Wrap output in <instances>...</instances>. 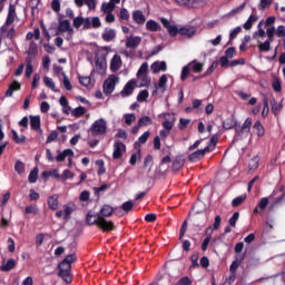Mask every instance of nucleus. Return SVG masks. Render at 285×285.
<instances>
[{
	"mask_svg": "<svg viewBox=\"0 0 285 285\" xmlns=\"http://www.w3.org/2000/svg\"><path fill=\"white\" fill-rule=\"evenodd\" d=\"M239 32H242V27H236L234 30L230 31L228 46H230L232 43L230 41H233V39H237V36L239 35Z\"/></svg>",
	"mask_w": 285,
	"mask_h": 285,
	"instance_id": "nucleus-44",
	"label": "nucleus"
},
{
	"mask_svg": "<svg viewBox=\"0 0 285 285\" xmlns=\"http://www.w3.org/2000/svg\"><path fill=\"white\" fill-rule=\"evenodd\" d=\"M91 28H101V20L99 19V17L91 18Z\"/></svg>",
	"mask_w": 285,
	"mask_h": 285,
	"instance_id": "nucleus-62",
	"label": "nucleus"
},
{
	"mask_svg": "<svg viewBox=\"0 0 285 285\" xmlns=\"http://www.w3.org/2000/svg\"><path fill=\"white\" fill-rule=\"evenodd\" d=\"M223 128L225 130H233V128L237 130V120L235 119V116H229L228 118H226L223 121Z\"/></svg>",
	"mask_w": 285,
	"mask_h": 285,
	"instance_id": "nucleus-15",
	"label": "nucleus"
},
{
	"mask_svg": "<svg viewBox=\"0 0 285 285\" xmlns=\"http://www.w3.org/2000/svg\"><path fill=\"white\" fill-rule=\"evenodd\" d=\"M86 224L87 226H97L99 230L102 233H111V230H116L117 226L112 220H108L104 218V216H97L92 210H89L86 215Z\"/></svg>",
	"mask_w": 285,
	"mask_h": 285,
	"instance_id": "nucleus-1",
	"label": "nucleus"
},
{
	"mask_svg": "<svg viewBox=\"0 0 285 285\" xmlns=\"http://www.w3.org/2000/svg\"><path fill=\"white\" fill-rule=\"evenodd\" d=\"M19 90H21V83L14 80L9 85V88L6 91V97H12V95Z\"/></svg>",
	"mask_w": 285,
	"mask_h": 285,
	"instance_id": "nucleus-18",
	"label": "nucleus"
},
{
	"mask_svg": "<svg viewBox=\"0 0 285 285\" xmlns=\"http://www.w3.org/2000/svg\"><path fill=\"white\" fill-rule=\"evenodd\" d=\"M122 150H126V145L119 140H116L114 144V154H112L114 159H121L124 155Z\"/></svg>",
	"mask_w": 285,
	"mask_h": 285,
	"instance_id": "nucleus-8",
	"label": "nucleus"
},
{
	"mask_svg": "<svg viewBox=\"0 0 285 285\" xmlns=\"http://www.w3.org/2000/svg\"><path fill=\"white\" fill-rule=\"evenodd\" d=\"M114 214H115V208L112 206L104 205L100 212L95 215L96 217H104V219H106V217H112Z\"/></svg>",
	"mask_w": 285,
	"mask_h": 285,
	"instance_id": "nucleus-12",
	"label": "nucleus"
},
{
	"mask_svg": "<svg viewBox=\"0 0 285 285\" xmlns=\"http://www.w3.org/2000/svg\"><path fill=\"white\" fill-rule=\"evenodd\" d=\"M167 32L169 33V37H177V35H179V28H177L175 24H171L168 27Z\"/></svg>",
	"mask_w": 285,
	"mask_h": 285,
	"instance_id": "nucleus-49",
	"label": "nucleus"
},
{
	"mask_svg": "<svg viewBox=\"0 0 285 285\" xmlns=\"http://www.w3.org/2000/svg\"><path fill=\"white\" fill-rule=\"evenodd\" d=\"M136 86H137V80H135V79L129 80L125 85L122 90L120 91L121 97H124V98L130 97V95H132V92H135V87Z\"/></svg>",
	"mask_w": 285,
	"mask_h": 285,
	"instance_id": "nucleus-7",
	"label": "nucleus"
},
{
	"mask_svg": "<svg viewBox=\"0 0 285 285\" xmlns=\"http://www.w3.org/2000/svg\"><path fill=\"white\" fill-rule=\"evenodd\" d=\"M188 124H190V119L180 118L178 125L179 130H186V128H188Z\"/></svg>",
	"mask_w": 285,
	"mask_h": 285,
	"instance_id": "nucleus-59",
	"label": "nucleus"
},
{
	"mask_svg": "<svg viewBox=\"0 0 285 285\" xmlns=\"http://www.w3.org/2000/svg\"><path fill=\"white\" fill-rule=\"evenodd\" d=\"M107 128L106 120L100 118L91 125L89 130L92 135H105Z\"/></svg>",
	"mask_w": 285,
	"mask_h": 285,
	"instance_id": "nucleus-3",
	"label": "nucleus"
},
{
	"mask_svg": "<svg viewBox=\"0 0 285 285\" xmlns=\"http://www.w3.org/2000/svg\"><path fill=\"white\" fill-rule=\"evenodd\" d=\"M151 70L153 72L157 73V72H166V70H168L167 68V65H166V61H155L153 65H151Z\"/></svg>",
	"mask_w": 285,
	"mask_h": 285,
	"instance_id": "nucleus-23",
	"label": "nucleus"
},
{
	"mask_svg": "<svg viewBox=\"0 0 285 285\" xmlns=\"http://www.w3.org/2000/svg\"><path fill=\"white\" fill-rule=\"evenodd\" d=\"M12 139L16 144H26V136L22 135L19 137V134H17V130L12 129L11 130Z\"/></svg>",
	"mask_w": 285,
	"mask_h": 285,
	"instance_id": "nucleus-36",
	"label": "nucleus"
},
{
	"mask_svg": "<svg viewBox=\"0 0 285 285\" xmlns=\"http://www.w3.org/2000/svg\"><path fill=\"white\" fill-rule=\"evenodd\" d=\"M268 206V198L264 197L259 200L258 206L254 208L253 215H259L262 210H266V207Z\"/></svg>",
	"mask_w": 285,
	"mask_h": 285,
	"instance_id": "nucleus-20",
	"label": "nucleus"
},
{
	"mask_svg": "<svg viewBox=\"0 0 285 285\" xmlns=\"http://www.w3.org/2000/svg\"><path fill=\"white\" fill-rule=\"evenodd\" d=\"M95 62H96V70L98 75H104L106 72V57L101 56H96L95 57Z\"/></svg>",
	"mask_w": 285,
	"mask_h": 285,
	"instance_id": "nucleus-10",
	"label": "nucleus"
},
{
	"mask_svg": "<svg viewBox=\"0 0 285 285\" xmlns=\"http://www.w3.org/2000/svg\"><path fill=\"white\" fill-rule=\"evenodd\" d=\"M259 168V156H254L249 160V170H257Z\"/></svg>",
	"mask_w": 285,
	"mask_h": 285,
	"instance_id": "nucleus-37",
	"label": "nucleus"
},
{
	"mask_svg": "<svg viewBox=\"0 0 285 285\" xmlns=\"http://www.w3.org/2000/svg\"><path fill=\"white\" fill-rule=\"evenodd\" d=\"M66 157H75V151L72 149H65L63 151L58 150L56 161L61 164V161H66Z\"/></svg>",
	"mask_w": 285,
	"mask_h": 285,
	"instance_id": "nucleus-16",
	"label": "nucleus"
},
{
	"mask_svg": "<svg viewBox=\"0 0 285 285\" xmlns=\"http://www.w3.org/2000/svg\"><path fill=\"white\" fill-rule=\"evenodd\" d=\"M196 33H197V28H195L194 26L179 28V35L181 37H187L188 39H193V37H195Z\"/></svg>",
	"mask_w": 285,
	"mask_h": 285,
	"instance_id": "nucleus-11",
	"label": "nucleus"
},
{
	"mask_svg": "<svg viewBox=\"0 0 285 285\" xmlns=\"http://www.w3.org/2000/svg\"><path fill=\"white\" fill-rule=\"evenodd\" d=\"M263 104H264V107H263V111H262V117L264 119H266V117H268V112H269V108H268V98H264L263 99Z\"/></svg>",
	"mask_w": 285,
	"mask_h": 285,
	"instance_id": "nucleus-45",
	"label": "nucleus"
},
{
	"mask_svg": "<svg viewBox=\"0 0 285 285\" xmlns=\"http://www.w3.org/2000/svg\"><path fill=\"white\" fill-rule=\"evenodd\" d=\"M250 128H253V118H246L242 127H236V132L238 135H248Z\"/></svg>",
	"mask_w": 285,
	"mask_h": 285,
	"instance_id": "nucleus-9",
	"label": "nucleus"
},
{
	"mask_svg": "<svg viewBox=\"0 0 285 285\" xmlns=\"http://www.w3.org/2000/svg\"><path fill=\"white\" fill-rule=\"evenodd\" d=\"M138 81H140L139 88H148L150 86V77H148V73L137 76Z\"/></svg>",
	"mask_w": 285,
	"mask_h": 285,
	"instance_id": "nucleus-24",
	"label": "nucleus"
},
{
	"mask_svg": "<svg viewBox=\"0 0 285 285\" xmlns=\"http://www.w3.org/2000/svg\"><path fill=\"white\" fill-rule=\"evenodd\" d=\"M191 70L196 73H199L204 70V65L197 61L191 62Z\"/></svg>",
	"mask_w": 285,
	"mask_h": 285,
	"instance_id": "nucleus-46",
	"label": "nucleus"
},
{
	"mask_svg": "<svg viewBox=\"0 0 285 285\" xmlns=\"http://www.w3.org/2000/svg\"><path fill=\"white\" fill-rule=\"evenodd\" d=\"M59 32H68L69 37L75 35V30L70 27V20H62L58 24Z\"/></svg>",
	"mask_w": 285,
	"mask_h": 285,
	"instance_id": "nucleus-13",
	"label": "nucleus"
},
{
	"mask_svg": "<svg viewBox=\"0 0 285 285\" xmlns=\"http://www.w3.org/2000/svg\"><path fill=\"white\" fill-rule=\"evenodd\" d=\"M122 210H125V213H130V210H132V208H135V203L134 202H125L121 206Z\"/></svg>",
	"mask_w": 285,
	"mask_h": 285,
	"instance_id": "nucleus-50",
	"label": "nucleus"
},
{
	"mask_svg": "<svg viewBox=\"0 0 285 285\" xmlns=\"http://www.w3.org/2000/svg\"><path fill=\"white\" fill-rule=\"evenodd\" d=\"M253 128L257 137H264V135H266V129H264V125H262V121L256 120Z\"/></svg>",
	"mask_w": 285,
	"mask_h": 285,
	"instance_id": "nucleus-25",
	"label": "nucleus"
},
{
	"mask_svg": "<svg viewBox=\"0 0 285 285\" xmlns=\"http://www.w3.org/2000/svg\"><path fill=\"white\" fill-rule=\"evenodd\" d=\"M178 6H185V8H195V0H175Z\"/></svg>",
	"mask_w": 285,
	"mask_h": 285,
	"instance_id": "nucleus-38",
	"label": "nucleus"
},
{
	"mask_svg": "<svg viewBox=\"0 0 285 285\" xmlns=\"http://www.w3.org/2000/svg\"><path fill=\"white\" fill-rule=\"evenodd\" d=\"M17 266V261L14 258H9L7 262H3L0 266V271L2 273H9V271H12Z\"/></svg>",
	"mask_w": 285,
	"mask_h": 285,
	"instance_id": "nucleus-19",
	"label": "nucleus"
},
{
	"mask_svg": "<svg viewBox=\"0 0 285 285\" xmlns=\"http://www.w3.org/2000/svg\"><path fill=\"white\" fill-rule=\"evenodd\" d=\"M132 19L139 26H144L146 23V16H144V12L141 10L134 11L132 12Z\"/></svg>",
	"mask_w": 285,
	"mask_h": 285,
	"instance_id": "nucleus-21",
	"label": "nucleus"
},
{
	"mask_svg": "<svg viewBox=\"0 0 285 285\" xmlns=\"http://www.w3.org/2000/svg\"><path fill=\"white\" fill-rule=\"evenodd\" d=\"M244 202H246V196H238L233 199L232 205L234 206V208H237V206H242Z\"/></svg>",
	"mask_w": 285,
	"mask_h": 285,
	"instance_id": "nucleus-47",
	"label": "nucleus"
},
{
	"mask_svg": "<svg viewBox=\"0 0 285 285\" xmlns=\"http://www.w3.org/2000/svg\"><path fill=\"white\" fill-rule=\"evenodd\" d=\"M271 42H272L271 40H266L265 42L261 43L258 46V50L261 52H268V50H271Z\"/></svg>",
	"mask_w": 285,
	"mask_h": 285,
	"instance_id": "nucleus-48",
	"label": "nucleus"
},
{
	"mask_svg": "<svg viewBox=\"0 0 285 285\" xmlns=\"http://www.w3.org/2000/svg\"><path fill=\"white\" fill-rule=\"evenodd\" d=\"M206 153H210V146H207L204 149H198L191 153L188 156V159L189 161H191V164H195V161H199V159H204V157H206Z\"/></svg>",
	"mask_w": 285,
	"mask_h": 285,
	"instance_id": "nucleus-6",
	"label": "nucleus"
},
{
	"mask_svg": "<svg viewBox=\"0 0 285 285\" xmlns=\"http://www.w3.org/2000/svg\"><path fill=\"white\" fill-rule=\"evenodd\" d=\"M257 16L250 14L247 21L243 24V28L245 30H250V28H253V23L257 22Z\"/></svg>",
	"mask_w": 285,
	"mask_h": 285,
	"instance_id": "nucleus-34",
	"label": "nucleus"
},
{
	"mask_svg": "<svg viewBox=\"0 0 285 285\" xmlns=\"http://www.w3.org/2000/svg\"><path fill=\"white\" fill-rule=\"evenodd\" d=\"M264 24L263 21H261L257 26L258 30L254 32L253 37L254 39H257V37H266V31L262 28Z\"/></svg>",
	"mask_w": 285,
	"mask_h": 285,
	"instance_id": "nucleus-42",
	"label": "nucleus"
},
{
	"mask_svg": "<svg viewBox=\"0 0 285 285\" xmlns=\"http://www.w3.org/2000/svg\"><path fill=\"white\" fill-rule=\"evenodd\" d=\"M62 262L69 264L70 266H72L73 262H77V254H70L68 256H66Z\"/></svg>",
	"mask_w": 285,
	"mask_h": 285,
	"instance_id": "nucleus-54",
	"label": "nucleus"
},
{
	"mask_svg": "<svg viewBox=\"0 0 285 285\" xmlns=\"http://www.w3.org/2000/svg\"><path fill=\"white\" fill-rule=\"evenodd\" d=\"M115 37H117V36H116L114 29H108V28L105 29V32L102 33L104 41H112V39H115Z\"/></svg>",
	"mask_w": 285,
	"mask_h": 285,
	"instance_id": "nucleus-31",
	"label": "nucleus"
},
{
	"mask_svg": "<svg viewBox=\"0 0 285 285\" xmlns=\"http://www.w3.org/2000/svg\"><path fill=\"white\" fill-rule=\"evenodd\" d=\"M146 28L149 30V32H157L159 30V24L155 20H148L146 22Z\"/></svg>",
	"mask_w": 285,
	"mask_h": 285,
	"instance_id": "nucleus-33",
	"label": "nucleus"
},
{
	"mask_svg": "<svg viewBox=\"0 0 285 285\" xmlns=\"http://www.w3.org/2000/svg\"><path fill=\"white\" fill-rule=\"evenodd\" d=\"M86 115V107L79 106L71 110V116L76 119H79L80 117H83Z\"/></svg>",
	"mask_w": 285,
	"mask_h": 285,
	"instance_id": "nucleus-29",
	"label": "nucleus"
},
{
	"mask_svg": "<svg viewBox=\"0 0 285 285\" xmlns=\"http://www.w3.org/2000/svg\"><path fill=\"white\" fill-rule=\"evenodd\" d=\"M96 166H98V175H105L106 173V163L104 161V159H98L96 160Z\"/></svg>",
	"mask_w": 285,
	"mask_h": 285,
	"instance_id": "nucleus-40",
	"label": "nucleus"
},
{
	"mask_svg": "<svg viewBox=\"0 0 285 285\" xmlns=\"http://www.w3.org/2000/svg\"><path fill=\"white\" fill-rule=\"evenodd\" d=\"M271 106H272V112H273V115H275V117H277V115H279V112H282V108H283L282 104H277V102L275 101V97H272V99H271Z\"/></svg>",
	"mask_w": 285,
	"mask_h": 285,
	"instance_id": "nucleus-27",
	"label": "nucleus"
},
{
	"mask_svg": "<svg viewBox=\"0 0 285 285\" xmlns=\"http://www.w3.org/2000/svg\"><path fill=\"white\" fill-rule=\"evenodd\" d=\"M119 17L122 21H128V19H130V13L128 12V10L126 8H121Z\"/></svg>",
	"mask_w": 285,
	"mask_h": 285,
	"instance_id": "nucleus-58",
	"label": "nucleus"
},
{
	"mask_svg": "<svg viewBox=\"0 0 285 285\" xmlns=\"http://www.w3.org/2000/svg\"><path fill=\"white\" fill-rule=\"evenodd\" d=\"M38 178H39V167H35L28 176V181L29 184H37Z\"/></svg>",
	"mask_w": 285,
	"mask_h": 285,
	"instance_id": "nucleus-30",
	"label": "nucleus"
},
{
	"mask_svg": "<svg viewBox=\"0 0 285 285\" xmlns=\"http://www.w3.org/2000/svg\"><path fill=\"white\" fill-rule=\"evenodd\" d=\"M141 43V38L140 37H129L126 40V48H131L135 50Z\"/></svg>",
	"mask_w": 285,
	"mask_h": 285,
	"instance_id": "nucleus-22",
	"label": "nucleus"
},
{
	"mask_svg": "<svg viewBox=\"0 0 285 285\" xmlns=\"http://www.w3.org/2000/svg\"><path fill=\"white\" fill-rule=\"evenodd\" d=\"M177 284L179 285H191L193 281H190V278L188 276L181 277L180 279H178Z\"/></svg>",
	"mask_w": 285,
	"mask_h": 285,
	"instance_id": "nucleus-63",
	"label": "nucleus"
},
{
	"mask_svg": "<svg viewBox=\"0 0 285 285\" xmlns=\"http://www.w3.org/2000/svg\"><path fill=\"white\" fill-rule=\"evenodd\" d=\"M125 119V124H127V126H130L132 124V121H135V119H137V117L135 116V114H126L124 116Z\"/></svg>",
	"mask_w": 285,
	"mask_h": 285,
	"instance_id": "nucleus-57",
	"label": "nucleus"
},
{
	"mask_svg": "<svg viewBox=\"0 0 285 285\" xmlns=\"http://www.w3.org/2000/svg\"><path fill=\"white\" fill-rule=\"evenodd\" d=\"M58 268V277H61L66 284H72V274L70 273L72 271V265L62 261L59 263Z\"/></svg>",
	"mask_w": 285,
	"mask_h": 285,
	"instance_id": "nucleus-2",
	"label": "nucleus"
},
{
	"mask_svg": "<svg viewBox=\"0 0 285 285\" xmlns=\"http://www.w3.org/2000/svg\"><path fill=\"white\" fill-rule=\"evenodd\" d=\"M47 204L51 210H58L59 209V195L53 194L48 197Z\"/></svg>",
	"mask_w": 285,
	"mask_h": 285,
	"instance_id": "nucleus-17",
	"label": "nucleus"
},
{
	"mask_svg": "<svg viewBox=\"0 0 285 285\" xmlns=\"http://www.w3.org/2000/svg\"><path fill=\"white\" fill-rule=\"evenodd\" d=\"M148 75V62H144L137 71V76Z\"/></svg>",
	"mask_w": 285,
	"mask_h": 285,
	"instance_id": "nucleus-61",
	"label": "nucleus"
},
{
	"mask_svg": "<svg viewBox=\"0 0 285 285\" xmlns=\"http://www.w3.org/2000/svg\"><path fill=\"white\" fill-rule=\"evenodd\" d=\"M120 66H121V57H119V56L116 55V56L112 58V60H111L110 70H111L112 72H117V70H119Z\"/></svg>",
	"mask_w": 285,
	"mask_h": 285,
	"instance_id": "nucleus-26",
	"label": "nucleus"
},
{
	"mask_svg": "<svg viewBox=\"0 0 285 285\" xmlns=\"http://www.w3.org/2000/svg\"><path fill=\"white\" fill-rule=\"evenodd\" d=\"M43 81H45V86H47V88H50L53 92H57L55 81H52L50 77L45 76Z\"/></svg>",
	"mask_w": 285,
	"mask_h": 285,
	"instance_id": "nucleus-43",
	"label": "nucleus"
},
{
	"mask_svg": "<svg viewBox=\"0 0 285 285\" xmlns=\"http://www.w3.org/2000/svg\"><path fill=\"white\" fill-rule=\"evenodd\" d=\"M51 10H53V12H61V0H52Z\"/></svg>",
	"mask_w": 285,
	"mask_h": 285,
	"instance_id": "nucleus-51",
	"label": "nucleus"
},
{
	"mask_svg": "<svg viewBox=\"0 0 285 285\" xmlns=\"http://www.w3.org/2000/svg\"><path fill=\"white\" fill-rule=\"evenodd\" d=\"M62 77H63V87L66 88V90H72V83L70 82V79L68 78L66 72H62Z\"/></svg>",
	"mask_w": 285,
	"mask_h": 285,
	"instance_id": "nucleus-56",
	"label": "nucleus"
},
{
	"mask_svg": "<svg viewBox=\"0 0 285 285\" xmlns=\"http://www.w3.org/2000/svg\"><path fill=\"white\" fill-rule=\"evenodd\" d=\"M100 10L105 14H109L111 12H115V4H112L110 2H102Z\"/></svg>",
	"mask_w": 285,
	"mask_h": 285,
	"instance_id": "nucleus-32",
	"label": "nucleus"
},
{
	"mask_svg": "<svg viewBox=\"0 0 285 285\" xmlns=\"http://www.w3.org/2000/svg\"><path fill=\"white\" fill-rule=\"evenodd\" d=\"M239 219V212H235L233 216L229 218V225L235 228L237 226V220Z\"/></svg>",
	"mask_w": 285,
	"mask_h": 285,
	"instance_id": "nucleus-55",
	"label": "nucleus"
},
{
	"mask_svg": "<svg viewBox=\"0 0 285 285\" xmlns=\"http://www.w3.org/2000/svg\"><path fill=\"white\" fill-rule=\"evenodd\" d=\"M276 36L279 38L285 37V26L281 24L277 27Z\"/></svg>",
	"mask_w": 285,
	"mask_h": 285,
	"instance_id": "nucleus-64",
	"label": "nucleus"
},
{
	"mask_svg": "<svg viewBox=\"0 0 285 285\" xmlns=\"http://www.w3.org/2000/svg\"><path fill=\"white\" fill-rule=\"evenodd\" d=\"M24 213L27 215H37V213H39V208H37L36 205H30L26 207Z\"/></svg>",
	"mask_w": 285,
	"mask_h": 285,
	"instance_id": "nucleus-52",
	"label": "nucleus"
},
{
	"mask_svg": "<svg viewBox=\"0 0 285 285\" xmlns=\"http://www.w3.org/2000/svg\"><path fill=\"white\" fill-rule=\"evenodd\" d=\"M11 23H14V6L10 4L9 6V12L7 16V20L4 24L0 28V35L3 37L6 32H8V26H11Z\"/></svg>",
	"mask_w": 285,
	"mask_h": 285,
	"instance_id": "nucleus-5",
	"label": "nucleus"
},
{
	"mask_svg": "<svg viewBox=\"0 0 285 285\" xmlns=\"http://www.w3.org/2000/svg\"><path fill=\"white\" fill-rule=\"evenodd\" d=\"M119 82V77L112 76L105 80L102 85L104 92L106 95H112L115 92V86Z\"/></svg>",
	"mask_w": 285,
	"mask_h": 285,
	"instance_id": "nucleus-4",
	"label": "nucleus"
},
{
	"mask_svg": "<svg viewBox=\"0 0 285 285\" xmlns=\"http://www.w3.org/2000/svg\"><path fill=\"white\" fill-rule=\"evenodd\" d=\"M30 126L31 130L36 132H43L41 129V117L40 116H30Z\"/></svg>",
	"mask_w": 285,
	"mask_h": 285,
	"instance_id": "nucleus-14",
	"label": "nucleus"
},
{
	"mask_svg": "<svg viewBox=\"0 0 285 285\" xmlns=\"http://www.w3.org/2000/svg\"><path fill=\"white\" fill-rule=\"evenodd\" d=\"M14 170L18 173V175H22V173H26V164H23L20 160L16 161Z\"/></svg>",
	"mask_w": 285,
	"mask_h": 285,
	"instance_id": "nucleus-41",
	"label": "nucleus"
},
{
	"mask_svg": "<svg viewBox=\"0 0 285 285\" xmlns=\"http://www.w3.org/2000/svg\"><path fill=\"white\" fill-rule=\"evenodd\" d=\"M26 55H33L36 57L39 56V46L37 45V42L35 41H31L29 43V48L28 50L26 51Z\"/></svg>",
	"mask_w": 285,
	"mask_h": 285,
	"instance_id": "nucleus-28",
	"label": "nucleus"
},
{
	"mask_svg": "<svg viewBox=\"0 0 285 285\" xmlns=\"http://www.w3.org/2000/svg\"><path fill=\"white\" fill-rule=\"evenodd\" d=\"M171 168L173 170L184 168V159H181V157H176V159L173 161Z\"/></svg>",
	"mask_w": 285,
	"mask_h": 285,
	"instance_id": "nucleus-39",
	"label": "nucleus"
},
{
	"mask_svg": "<svg viewBox=\"0 0 285 285\" xmlns=\"http://www.w3.org/2000/svg\"><path fill=\"white\" fill-rule=\"evenodd\" d=\"M138 125L140 127L153 126V118H150V116H142V117L139 118Z\"/></svg>",
	"mask_w": 285,
	"mask_h": 285,
	"instance_id": "nucleus-35",
	"label": "nucleus"
},
{
	"mask_svg": "<svg viewBox=\"0 0 285 285\" xmlns=\"http://www.w3.org/2000/svg\"><path fill=\"white\" fill-rule=\"evenodd\" d=\"M272 87L275 92H282V82L278 78L273 81Z\"/></svg>",
	"mask_w": 285,
	"mask_h": 285,
	"instance_id": "nucleus-60",
	"label": "nucleus"
},
{
	"mask_svg": "<svg viewBox=\"0 0 285 285\" xmlns=\"http://www.w3.org/2000/svg\"><path fill=\"white\" fill-rule=\"evenodd\" d=\"M149 97L148 90H141L138 96H137V101H139L140 104L146 101V99Z\"/></svg>",
	"mask_w": 285,
	"mask_h": 285,
	"instance_id": "nucleus-53",
	"label": "nucleus"
}]
</instances>
